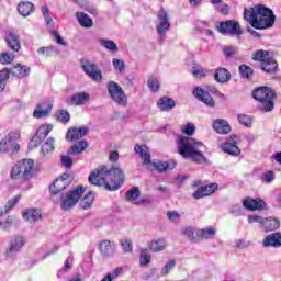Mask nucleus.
<instances>
[{
    "mask_svg": "<svg viewBox=\"0 0 281 281\" xmlns=\"http://www.w3.org/2000/svg\"><path fill=\"white\" fill-rule=\"evenodd\" d=\"M88 181L92 186H103L109 192H115L124 186L126 178L119 166H113L111 169L99 167L89 176Z\"/></svg>",
    "mask_w": 281,
    "mask_h": 281,
    "instance_id": "1",
    "label": "nucleus"
},
{
    "mask_svg": "<svg viewBox=\"0 0 281 281\" xmlns=\"http://www.w3.org/2000/svg\"><path fill=\"white\" fill-rule=\"evenodd\" d=\"M244 19L248 21L255 30H268L276 23L273 11L262 4L244 11Z\"/></svg>",
    "mask_w": 281,
    "mask_h": 281,
    "instance_id": "2",
    "label": "nucleus"
},
{
    "mask_svg": "<svg viewBox=\"0 0 281 281\" xmlns=\"http://www.w3.org/2000/svg\"><path fill=\"white\" fill-rule=\"evenodd\" d=\"M203 150H205V145L202 142L188 136H181L179 138L178 153L184 159H191L195 164H203L206 161Z\"/></svg>",
    "mask_w": 281,
    "mask_h": 281,
    "instance_id": "3",
    "label": "nucleus"
},
{
    "mask_svg": "<svg viewBox=\"0 0 281 281\" xmlns=\"http://www.w3.org/2000/svg\"><path fill=\"white\" fill-rule=\"evenodd\" d=\"M134 151L136 153V155H139L145 166H153V168H155L157 172H166V170H173V168L177 166L175 161L154 162L153 160H150V150H148V147L146 145H136L134 147Z\"/></svg>",
    "mask_w": 281,
    "mask_h": 281,
    "instance_id": "4",
    "label": "nucleus"
},
{
    "mask_svg": "<svg viewBox=\"0 0 281 281\" xmlns=\"http://www.w3.org/2000/svg\"><path fill=\"white\" fill-rule=\"evenodd\" d=\"M252 98L257 100V102H260V104L262 105L261 109H263V111H273V100H276V90H273L272 88L267 86L256 88L252 91Z\"/></svg>",
    "mask_w": 281,
    "mask_h": 281,
    "instance_id": "5",
    "label": "nucleus"
},
{
    "mask_svg": "<svg viewBox=\"0 0 281 281\" xmlns=\"http://www.w3.org/2000/svg\"><path fill=\"white\" fill-rule=\"evenodd\" d=\"M11 179H32L34 177V160L23 159L15 164L10 171Z\"/></svg>",
    "mask_w": 281,
    "mask_h": 281,
    "instance_id": "6",
    "label": "nucleus"
},
{
    "mask_svg": "<svg viewBox=\"0 0 281 281\" xmlns=\"http://www.w3.org/2000/svg\"><path fill=\"white\" fill-rule=\"evenodd\" d=\"M20 137L21 132L19 130L10 132L0 140V151L9 153V150H11L12 155H16L21 149V145H19Z\"/></svg>",
    "mask_w": 281,
    "mask_h": 281,
    "instance_id": "7",
    "label": "nucleus"
},
{
    "mask_svg": "<svg viewBox=\"0 0 281 281\" xmlns=\"http://www.w3.org/2000/svg\"><path fill=\"white\" fill-rule=\"evenodd\" d=\"M106 89L113 102H115L120 106H126V104L128 103L126 93H124V90L120 87L117 82L109 81L106 85Z\"/></svg>",
    "mask_w": 281,
    "mask_h": 281,
    "instance_id": "8",
    "label": "nucleus"
},
{
    "mask_svg": "<svg viewBox=\"0 0 281 281\" xmlns=\"http://www.w3.org/2000/svg\"><path fill=\"white\" fill-rule=\"evenodd\" d=\"M85 190L86 189L82 186H78L72 191L67 193L66 196L63 198L61 200V205H60L61 210L67 211V210H71V207H75L76 203L80 201V196L85 194Z\"/></svg>",
    "mask_w": 281,
    "mask_h": 281,
    "instance_id": "9",
    "label": "nucleus"
},
{
    "mask_svg": "<svg viewBox=\"0 0 281 281\" xmlns=\"http://www.w3.org/2000/svg\"><path fill=\"white\" fill-rule=\"evenodd\" d=\"M81 69L85 71L86 76H89L94 82H102V70L98 68L95 63L83 58L81 59Z\"/></svg>",
    "mask_w": 281,
    "mask_h": 281,
    "instance_id": "10",
    "label": "nucleus"
},
{
    "mask_svg": "<svg viewBox=\"0 0 281 281\" xmlns=\"http://www.w3.org/2000/svg\"><path fill=\"white\" fill-rule=\"evenodd\" d=\"M218 31L221 34H226L228 36H243V29L240 27V24L234 20L222 22Z\"/></svg>",
    "mask_w": 281,
    "mask_h": 281,
    "instance_id": "11",
    "label": "nucleus"
},
{
    "mask_svg": "<svg viewBox=\"0 0 281 281\" xmlns=\"http://www.w3.org/2000/svg\"><path fill=\"white\" fill-rule=\"evenodd\" d=\"M27 239H25V236L14 235L9 243L7 255L14 256V254H19L23 249V247H25Z\"/></svg>",
    "mask_w": 281,
    "mask_h": 281,
    "instance_id": "12",
    "label": "nucleus"
},
{
    "mask_svg": "<svg viewBox=\"0 0 281 281\" xmlns=\"http://www.w3.org/2000/svg\"><path fill=\"white\" fill-rule=\"evenodd\" d=\"M193 95L199 100V102H203L206 106H210L211 109H214L216 106V102L214 101V98H212V94L210 92L203 90L201 87H196L193 89Z\"/></svg>",
    "mask_w": 281,
    "mask_h": 281,
    "instance_id": "13",
    "label": "nucleus"
},
{
    "mask_svg": "<svg viewBox=\"0 0 281 281\" xmlns=\"http://www.w3.org/2000/svg\"><path fill=\"white\" fill-rule=\"evenodd\" d=\"M238 136H231L229 140L222 145L223 153L232 155L233 157H238L240 155V149L238 147Z\"/></svg>",
    "mask_w": 281,
    "mask_h": 281,
    "instance_id": "14",
    "label": "nucleus"
},
{
    "mask_svg": "<svg viewBox=\"0 0 281 281\" xmlns=\"http://www.w3.org/2000/svg\"><path fill=\"white\" fill-rule=\"evenodd\" d=\"M71 183V179H69V175L64 173L60 178L56 179L55 182L49 187V192L53 194H60L63 190L68 188Z\"/></svg>",
    "mask_w": 281,
    "mask_h": 281,
    "instance_id": "15",
    "label": "nucleus"
},
{
    "mask_svg": "<svg viewBox=\"0 0 281 281\" xmlns=\"http://www.w3.org/2000/svg\"><path fill=\"white\" fill-rule=\"evenodd\" d=\"M87 133H89L87 126L71 127L67 131L66 139L68 142H78V139H82Z\"/></svg>",
    "mask_w": 281,
    "mask_h": 281,
    "instance_id": "16",
    "label": "nucleus"
},
{
    "mask_svg": "<svg viewBox=\"0 0 281 281\" xmlns=\"http://www.w3.org/2000/svg\"><path fill=\"white\" fill-rule=\"evenodd\" d=\"M156 30L159 34H166L170 30V19L165 10H160L158 13V24Z\"/></svg>",
    "mask_w": 281,
    "mask_h": 281,
    "instance_id": "17",
    "label": "nucleus"
},
{
    "mask_svg": "<svg viewBox=\"0 0 281 281\" xmlns=\"http://www.w3.org/2000/svg\"><path fill=\"white\" fill-rule=\"evenodd\" d=\"M216 190H218V184L216 183L206 184L204 187L199 188L193 193V199H203L204 196H210L211 194H214Z\"/></svg>",
    "mask_w": 281,
    "mask_h": 281,
    "instance_id": "18",
    "label": "nucleus"
},
{
    "mask_svg": "<svg viewBox=\"0 0 281 281\" xmlns=\"http://www.w3.org/2000/svg\"><path fill=\"white\" fill-rule=\"evenodd\" d=\"M90 99L91 97L89 95V93L78 92L72 94L70 97V100L67 101V103L72 104V106H85V104H87V102H89Z\"/></svg>",
    "mask_w": 281,
    "mask_h": 281,
    "instance_id": "19",
    "label": "nucleus"
},
{
    "mask_svg": "<svg viewBox=\"0 0 281 281\" xmlns=\"http://www.w3.org/2000/svg\"><path fill=\"white\" fill-rule=\"evenodd\" d=\"M243 205L244 207H246V210H251V211L265 210V207H267V203L263 200L251 199V198H246L243 201Z\"/></svg>",
    "mask_w": 281,
    "mask_h": 281,
    "instance_id": "20",
    "label": "nucleus"
},
{
    "mask_svg": "<svg viewBox=\"0 0 281 281\" xmlns=\"http://www.w3.org/2000/svg\"><path fill=\"white\" fill-rule=\"evenodd\" d=\"M263 247H273L278 249L281 246V233H272L267 235L262 241Z\"/></svg>",
    "mask_w": 281,
    "mask_h": 281,
    "instance_id": "21",
    "label": "nucleus"
},
{
    "mask_svg": "<svg viewBox=\"0 0 281 281\" xmlns=\"http://www.w3.org/2000/svg\"><path fill=\"white\" fill-rule=\"evenodd\" d=\"M5 43L12 52H19L21 49V38L14 32L7 33Z\"/></svg>",
    "mask_w": 281,
    "mask_h": 281,
    "instance_id": "22",
    "label": "nucleus"
},
{
    "mask_svg": "<svg viewBox=\"0 0 281 281\" xmlns=\"http://www.w3.org/2000/svg\"><path fill=\"white\" fill-rule=\"evenodd\" d=\"M52 113V104L43 102L36 106L33 112V117L41 120V117H47Z\"/></svg>",
    "mask_w": 281,
    "mask_h": 281,
    "instance_id": "23",
    "label": "nucleus"
},
{
    "mask_svg": "<svg viewBox=\"0 0 281 281\" xmlns=\"http://www.w3.org/2000/svg\"><path fill=\"white\" fill-rule=\"evenodd\" d=\"M213 128L216 131V133H220V135H227V133H231L232 131L229 123L223 119L213 121Z\"/></svg>",
    "mask_w": 281,
    "mask_h": 281,
    "instance_id": "24",
    "label": "nucleus"
},
{
    "mask_svg": "<svg viewBox=\"0 0 281 281\" xmlns=\"http://www.w3.org/2000/svg\"><path fill=\"white\" fill-rule=\"evenodd\" d=\"M260 227L265 232H276V229L280 228V220L276 217H268V218L263 217V221Z\"/></svg>",
    "mask_w": 281,
    "mask_h": 281,
    "instance_id": "25",
    "label": "nucleus"
},
{
    "mask_svg": "<svg viewBox=\"0 0 281 281\" xmlns=\"http://www.w3.org/2000/svg\"><path fill=\"white\" fill-rule=\"evenodd\" d=\"M10 74H12L15 78H27L30 76L31 68L27 66H23L18 64L9 69Z\"/></svg>",
    "mask_w": 281,
    "mask_h": 281,
    "instance_id": "26",
    "label": "nucleus"
},
{
    "mask_svg": "<svg viewBox=\"0 0 281 281\" xmlns=\"http://www.w3.org/2000/svg\"><path fill=\"white\" fill-rule=\"evenodd\" d=\"M99 249L102 256H113V254H115V249H117V245L111 240H102Z\"/></svg>",
    "mask_w": 281,
    "mask_h": 281,
    "instance_id": "27",
    "label": "nucleus"
},
{
    "mask_svg": "<svg viewBox=\"0 0 281 281\" xmlns=\"http://www.w3.org/2000/svg\"><path fill=\"white\" fill-rule=\"evenodd\" d=\"M214 80L221 85H225V82L232 80V74L226 68H217L214 74Z\"/></svg>",
    "mask_w": 281,
    "mask_h": 281,
    "instance_id": "28",
    "label": "nucleus"
},
{
    "mask_svg": "<svg viewBox=\"0 0 281 281\" xmlns=\"http://www.w3.org/2000/svg\"><path fill=\"white\" fill-rule=\"evenodd\" d=\"M157 106L158 109H160V111L168 112V111H172V109L177 106V103L168 97H162L158 100Z\"/></svg>",
    "mask_w": 281,
    "mask_h": 281,
    "instance_id": "29",
    "label": "nucleus"
},
{
    "mask_svg": "<svg viewBox=\"0 0 281 281\" xmlns=\"http://www.w3.org/2000/svg\"><path fill=\"white\" fill-rule=\"evenodd\" d=\"M87 148H89V142L82 139L80 142H77L74 146H71L68 149V154L69 155H82V153H85V150H87Z\"/></svg>",
    "mask_w": 281,
    "mask_h": 281,
    "instance_id": "30",
    "label": "nucleus"
},
{
    "mask_svg": "<svg viewBox=\"0 0 281 281\" xmlns=\"http://www.w3.org/2000/svg\"><path fill=\"white\" fill-rule=\"evenodd\" d=\"M23 218L30 223H36L42 218L41 211L38 209H29L23 213Z\"/></svg>",
    "mask_w": 281,
    "mask_h": 281,
    "instance_id": "31",
    "label": "nucleus"
},
{
    "mask_svg": "<svg viewBox=\"0 0 281 281\" xmlns=\"http://www.w3.org/2000/svg\"><path fill=\"white\" fill-rule=\"evenodd\" d=\"M261 69L266 74H277L278 72V61L273 57H269L266 63L261 64Z\"/></svg>",
    "mask_w": 281,
    "mask_h": 281,
    "instance_id": "32",
    "label": "nucleus"
},
{
    "mask_svg": "<svg viewBox=\"0 0 281 281\" xmlns=\"http://www.w3.org/2000/svg\"><path fill=\"white\" fill-rule=\"evenodd\" d=\"M168 247V241L164 238L154 239L149 244V249L155 254H159V251H164Z\"/></svg>",
    "mask_w": 281,
    "mask_h": 281,
    "instance_id": "33",
    "label": "nucleus"
},
{
    "mask_svg": "<svg viewBox=\"0 0 281 281\" xmlns=\"http://www.w3.org/2000/svg\"><path fill=\"white\" fill-rule=\"evenodd\" d=\"M18 12L21 16H30L34 12V4L29 1L21 2L18 5Z\"/></svg>",
    "mask_w": 281,
    "mask_h": 281,
    "instance_id": "34",
    "label": "nucleus"
},
{
    "mask_svg": "<svg viewBox=\"0 0 281 281\" xmlns=\"http://www.w3.org/2000/svg\"><path fill=\"white\" fill-rule=\"evenodd\" d=\"M14 223V217H12L11 215H8V213H0V227L1 229L8 231L10 229V227H12Z\"/></svg>",
    "mask_w": 281,
    "mask_h": 281,
    "instance_id": "35",
    "label": "nucleus"
},
{
    "mask_svg": "<svg viewBox=\"0 0 281 281\" xmlns=\"http://www.w3.org/2000/svg\"><path fill=\"white\" fill-rule=\"evenodd\" d=\"M76 16L82 27H93V20H91V18H89V15H87L86 13L77 12Z\"/></svg>",
    "mask_w": 281,
    "mask_h": 281,
    "instance_id": "36",
    "label": "nucleus"
},
{
    "mask_svg": "<svg viewBox=\"0 0 281 281\" xmlns=\"http://www.w3.org/2000/svg\"><path fill=\"white\" fill-rule=\"evenodd\" d=\"M95 200V196L93 195V192H88L83 199L80 200V207L81 210H89L91 209V205H93V201Z\"/></svg>",
    "mask_w": 281,
    "mask_h": 281,
    "instance_id": "37",
    "label": "nucleus"
},
{
    "mask_svg": "<svg viewBox=\"0 0 281 281\" xmlns=\"http://www.w3.org/2000/svg\"><path fill=\"white\" fill-rule=\"evenodd\" d=\"M139 188L137 187H133L132 189H130L126 193H125V199L126 201H130V203H137V199H139Z\"/></svg>",
    "mask_w": 281,
    "mask_h": 281,
    "instance_id": "38",
    "label": "nucleus"
},
{
    "mask_svg": "<svg viewBox=\"0 0 281 281\" xmlns=\"http://www.w3.org/2000/svg\"><path fill=\"white\" fill-rule=\"evenodd\" d=\"M269 58H271V56H269V52L267 50L260 49V50H256L252 54V60H255L256 63H261V65L267 60H269Z\"/></svg>",
    "mask_w": 281,
    "mask_h": 281,
    "instance_id": "39",
    "label": "nucleus"
},
{
    "mask_svg": "<svg viewBox=\"0 0 281 281\" xmlns=\"http://www.w3.org/2000/svg\"><path fill=\"white\" fill-rule=\"evenodd\" d=\"M99 43L100 45H102V47H104L105 49H109V52H112V54H117L119 48L115 42L106 38H100Z\"/></svg>",
    "mask_w": 281,
    "mask_h": 281,
    "instance_id": "40",
    "label": "nucleus"
},
{
    "mask_svg": "<svg viewBox=\"0 0 281 281\" xmlns=\"http://www.w3.org/2000/svg\"><path fill=\"white\" fill-rule=\"evenodd\" d=\"M196 236H199V238H204L207 240V239L214 238V236H216V229H214V227L199 229L196 232Z\"/></svg>",
    "mask_w": 281,
    "mask_h": 281,
    "instance_id": "41",
    "label": "nucleus"
},
{
    "mask_svg": "<svg viewBox=\"0 0 281 281\" xmlns=\"http://www.w3.org/2000/svg\"><path fill=\"white\" fill-rule=\"evenodd\" d=\"M52 128H54V126H52V124L42 125L36 131L35 135L37 137H40V139L43 142V139H45V137H47V135H49V133H52Z\"/></svg>",
    "mask_w": 281,
    "mask_h": 281,
    "instance_id": "42",
    "label": "nucleus"
},
{
    "mask_svg": "<svg viewBox=\"0 0 281 281\" xmlns=\"http://www.w3.org/2000/svg\"><path fill=\"white\" fill-rule=\"evenodd\" d=\"M10 79V69L4 68L0 71V91L5 89V85H8V80Z\"/></svg>",
    "mask_w": 281,
    "mask_h": 281,
    "instance_id": "43",
    "label": "nucleus"
},
{
    "mask_svg": "<svg viewBox=\"0 0 281 281\" xmlns=\"http://www.w3.org/2000/svg\"><path fill=\"white\" fill-rule=\"evenodd\" d=\"M139 265L142 267H148V265H150V254H148V249L140 250Z\"/></svg>",
    "mask_w": 281,
    "mask_h": 281,
    "instance_id": "44",
    "label": "nucleus"
},
{
    "mask_svg": "<svg viewBox=\"0 0 281 281\" xmlns=\"http://www.w3.org/2000/svg\"><path fill=\"white\" fill-rule=\"evenodd\" d=\"M14 54L9 52H3L0 54V64L1 65H10L14 61Z\"/></svg>",
    "mask_w": 281,
    "mask_h": 281,
    "instance_id": "45",
    "label": "nucleus"
},
{
    "mask_svg": "<svg viewBox=\"0 0 281 281\" xmlns=\"http://www.w3.org/2000/svg\"><path fill=\"white\" fill-rule=\"evenodd\" d=\"M177 267V260L170 259L160 270L161 276H168Z\"/></svg>",
    "mask_w": 281,
    "mask_h": 281,
    "instance_id": "46",
    "label": "nucleus"
},
{
    "mask_svg": "<svg viewBox=\"0 0 281 281\" xmlns=\"http://www.w3.org/2000/svg\"><path fill=\"white\" fill-rule=\"evenodd\" d=\"M42 153L43 155L54 153V138L49 137L46 139V142L42 145Z\"/></svg>",
    "mask_w": 281,
    "mask_h": 281,
    "instance_id": "47",
    "label": "nucleus"
},
{
    "mask_svg": "<svg viewBox=\"0 0 281 281\" xmlns=\"http://www.w3.org/2000/svg\"><path fill=\"white\" fill-rule=\"evenodd\" d=\"M58 52V49H56V47L54 46H46V47H41L37 49V54H40L41 56H53V54H56Z\"/></svg>",
    "mask_w": 281,
    "mask_h": 281,
    "instance_id": "48",
    "label": "nucleus"
},
{
    "mask_svg": "<svg viewBox=\"0 0 281 281\" xmlns=\"http://www.w3.org/2000/svg\"><path fill=\"white\" fill-rule=\"evenodd\" d=\"M112 65L119 74H124L126 69V65L124 64V60L114 58L112 59Z\"/></svg>",
    "mask_w": 281,
    "mask_h": 281,
    "instance_id": "49",
    "label": "nucleus"
},
{
    "mask_svg": "<svg viewBox=\"0 0 281 281\" xmlns=\"http://www.w3.org/2000/svg\"><path fill=\"white\" fill-rule=\"evenodd\" d=\"M120 245L124 254H131V251H133V241H131V239H127V238L121 239Z\"/></svg>",
    "mask_w": 281,
    "mask_h": 281,
    "instance_id": "50",
    "label": "nucleus"
},
{
    "mask_svg": "<svg viewBox=\"0 0 281 281\" xmlns=\"http://www.w3.org/2000/svg\"><path fill=\"white\" fill-rule=\"evenodd\" d=\"M239 72L241 78H251V76L254 75V69H251V67L247 65H241L239 66Z\"/></svg>",
    "mask_w": 281,
    "mask_h": 281,
    "instance_id": "51",
    "label": "nucleus"
},
{
    "mask_svg": "<svg viewBox=\"0 0 281 281\" xmlns=\"http://www.w3.org/2000/svg\"><path fill=\"white\" fill-rule=\"evenodd\" d=\"M57 120L58 122H61V124H68L69 120H71V115L69 114V111L60 110Z\"/></svg>",
    "mask_w": 281,
    "mask_h": 281,
    "instance_id": "52",
    "label": "nucleus"
},
{
    "mask_svg": "<svg viewBox=\"0 0 281 281\" xmlns=\"http://www.w3.org/2000/svg\"><path fill=\"white\" fill-rule=\"evenodd\" d=\"M238 122L239 124H243V126H247L248 128L251 126V124H254V120L247 114H239Z\"/></svg>",
    "mask_w": 281,
    "mask_h": 281,
    "instance_id": "53",
    "label": "nucleus"
},
{
    "mask_svg": "<svg viewBox=\"0 0 281 281\" xmlns=\"http://www.w3.org/2000/svg\"><path fill=\"white\" fill-rule=\"evenodd\" d=\"M148 88L150 91H159V79L157 77H150L147 81Z\"/></svg>",
    "mask_w": 281,
    "mask_h": 281,
    "instance_id": "54",
    "label": "nucleus"
},
{
    "mask_svg": "<svg viewBox=\"0 0 281 281\" xmlns=\"http://www.w3.org/2000/svg\"><path fill=\"white\" fill-rule=\"evenodd\" d=\"M196 131V126L192 123H187L186 126L182 127L183 135H188L189 137H192Z\"/></svg>",
    "mask_w": 281,
    "mask_h": 281,
    "instance_id": "55",
    "label": "nucleus"
},
{
    "mask_svg": "<svg viewBox=\"0 0 281 281\" xmlns=\"http://www.w3.org/2000/svg\"><path fill=\"white\" fill-rule=\"evenodd\" d=\"M20 200H21V195H15L11 200H9L4 209L5 214H8V212H10V210H12V207H14V205H16V203H19Z\"/></svg>",
    "mask_w": 281,
    "mask_h": 281,
    "instance_id": "56",
    "label": "nucleus"
},
{
    "mask_svg": "<svg viewBox=\"0 0 281 281\" xmlns=\"http://www.w3.org/2000/svg\"><path fill=\"white\" fill-rule=\"evenodd\" d=\"M167 218L171 221L172 223H179L181 221V214H179L176 211H168L167 212Z\"/></svg>",
    "mask_w": 281,
    "mask_h": 281,
    "instance_id": "57",
    "label": "nucleus"
},
{
    "mask_svg": "<svg viewBox=\"0 0 281 281\" xmlns=\"http://www.w3.org/2000/svg\"><path fill=\"white\" fill-rule=\"evenodd\" d=\"M192 76L194 78H205L207 76V70L204 68H193Z\"/></svg>",
    "mask_w": 281,
    "mask_h": 281,
    "instance_id": "58",
    "label": "nucleus"
},
{
    "mask_svg": "<svg viewBox=\"0 0 281 281\" xmlns=\"http://www.w3.org/2000/svg\"><path fill=\"white\" fill-rule=\"evenodd\" d=\"M261 179L263 183H271L276 179V173L273 171H266Z\"/></svg>",
    "mask_w": 281,
    "mask_h": 281,
    "instance_id": "59",
    "label": "nucleus"
},
{
    "mask_svg": "<svg viewBox=\"0 0 281 281\" xmlns=\"http://www.w3.org/2000/svg\"><path fill=\"white\" fill-rule=\"evenodd\" d=\"M60 161L64 168H71L74 166V159H71L69 156H61Z\"/></svg>",
    "mask_w": 281,
    "mask_h": 281,
    "instance_id": "60",
    "label": "nucleus"
},
{
    "mask_svg": "<svg viewBox=\"0 0 281 281\" xmlns=\"http://www.w3.org/2000/svg\"><path fill=\"white\" fill-rule=\"evenodd\" d=\"M223 53L226 58H229L231 56H234L236 54V47L234 46H224L223 47Z\"/></svg>",
    "mask_w": 281,
    "mask_h": 281,
    "instance_id": "61",
    "label": "nucleus"
},
{
    "mask_svg": "<svg viewBox=\"0 0 281 281\" xmlns=\"http://www.w3.org/2000/svg\"><path fill=\"white\" fill-rule=\"evenodd\" d=\"M42 139L36 134L32 137V139L29 143L30 148H37L38 144H42Z\"/></svg>",
    "mask_w": 281,
    "mask_h": 281,
    "instance_id": "62",
    "label": "nucleus"
},
{
    "mask_svg": "<svg viewBox=\"0 0 281 281\" xmlns=\"http://www.w3.org/2000/svg\"><path fill=\"white\" fill-rule=\"evenodd\" d=\"M53 36H55V41L58 45H64V47H67V42L58 34V31H52Z\"/></svg>",
    "mask_w": 281,
    "mask_h": 281,
    "instance_id": "63",
    "label": "nucleus"
},
{
    "mask_svg": "<svg viewBox=\"0 0 281 281\" xmlns=\"http://www.w3.org/2000/svg\"><path fill=\"white\" fill-rule=\"evenodd\" d=\"M265 220V217L260 216V215H249L248 216V223H259L260 225H262V221Z\"/></svg>",
    "mask_w": 281,
    "mask_h": 281,
    "instance_id": "64",
    "label": "nucleus"
}]
</instances>
